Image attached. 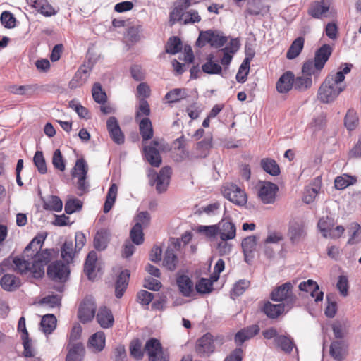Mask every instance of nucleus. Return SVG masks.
Returning <instances> with one entry per match:
<instances>
[{"label": "nucleus", "mask_w": 361, "mask_h": 361, "mask_svg": "<svg viewBox=\"0 0 361 361\" xmlns=\"http://www.w3.org/2000/svg\"><path fill=\"white\" fill-rule=\"evenodd\" d=\"M1 288L6 291H14L21 286L19 278L13 274H5L0 281Z\"/></svg>", "instance_id": "28"}, {"label": "nucleus", "mask_w": 361, "mask_h": 361, "mask_svg": "<svg viewBox=\"0 0 361 361\" xmlns=\"http://www.w3.org/2000/svg\"><path fill=\"white\" fill-rule=\"evenodd\" d=\"M89 344L94 348V351H102L105 346L104 334L102 331L94 334L89 339Z\"/></svg>", "instance_id": "41"}, {"label": "nucleus", "mask_w": 361, "mask_h": 361, "mask_svg": "<svg viewBox=\"0 0 361 361\" xmlns=\"http://www.w3.org/2000/svg\"><path fill=\"white\" fill-rule=\"evenodd\" d=\"M346 87L341 73L329 74L320 85L318 90V99L323 103H331Z\"/></svg>", "instance_id": "3"}, {"label": "nucleus", "mask_w": 361, "mask_h": 361, "mask_svg": "<svg viewBox=\"0 0 361 361\" xmlns=\"http://www.w3.org/2000/svg\"><path fill=\"white\" fill-rule=\"evenodd\" d=\"M259 331L257 325H252L239 331L235 336L234 340L237 345H242L245 341L257 335Z\"/></svg>", "instance_id": "25"}, {"label": "nucleus", "mask_w": 361, "mask_h": 361, "mask_svg": "<svg viewBox=\"0 0 361 361\" xmlns=\"http://www.w3.org/2000/svg\"><path fill=\"white\" fill-rule=\"evenodd\" d=\"M201 20V16L198 12L195 10L191 9L188 11H185L182 23L184 25L193 24L199 23Z\"/></svg>", "instance_id": "63"}, {"label": "nucleus", "mask_w": 361, "mask_h": 361, "mask_svg": "<svg viewBox=\"0 0 361 361\" xmlns=\"http://www.w3.org/2000/svg\"><path fill=\"white\" fill-rule=\"evenodd\" d=\"M92 97L94 100L101 104H104L106 102V94L102 90L99 82H95L92 90Z\"/></svg>", "instance_id": "51"}, {"label": "nucleus", "mask_w": 361, "mask_h": 361, "mask_svg": "<svg viewBox=\"0 0 361 361\" xmlns=\"http://www.w3.org/2000/svg\"><path fill=\"white\" fill-rule=\"evenodd\" d=\"M293 284L291 282H286L276 288L271 293V298L276 302H283L281 303L286 307V312L290 310L297 301L296 295L293 293Z\"/></svg>", "instance_id": "4"}, {"label": "nucleus", "mask_w": 361, "mask_h": 361, "mask_svg": "<svg viewBox=\"0 0 361 361\" xmlns=\"http://www.w3.org/2000/svg\"><path fill=\"white\" fill-rule=\"evenodd\" d=\"M224 196L231 202L243 206L247 202V195L236 185L230 184L225 185L223 190Z\"/></svg>", "instance_id": "10"}, {"label": "nucleus", "mask_w": 361, "mask_h": 361, "mask_svg": "<svg viewBox=\"0 0 361 361\" xmlns=\"http://www.w3.org/2000/svg\"><path fill=\"white\" fill-rule=\"evenodd\" d=\"M109 233L106 229L98 231L94 238V246L97 250H104L109 243Z\"/></svg>", "instance_id": "38"}, {"label": "nucleus", "mask_w": 361, "mask_h": 361, "mask_svg": "<svg viewBox=\"0 0 361 361\" xmlns=\"http://www.w3.org/2000/svg\"><path fill=\"white\" fill-rule=\"evenodd\" d=\"M312 85V80L310 77L298 76L294 77L293 86L295 90L300 91H305L311 87Z\"/></svg>", "instance_id": "50"}, {"label": "nucleus", "mask_w": 361, "mask_h": 361, "mask_svg": "<svg viewBox=\"0 0 361 361\" xmlns=\"http://www.w3.org/2000/svg\"><path fill=\"white\" fill-rule=\"evenodd\" d=\"M195 289L199 293H209L212 290V282L208 279L202 278L197 282Z\"/></svg>", "instance_id": "59"}, {"label": "nucleus", "mask_w": 361, "mask_h": 361, "mask_svg": "<svg viewBox=\"0 0 361 361\" xmlns=\"http://www.w3.org/2000/svg\"><path fill=\"white\" fill-rule=\"evenodd\" d=\"M176 283L181 294L185 297H190L193 293V283L186 275L179 276Z\"/></svg>", "instance_id": "29"}, {"label": "nucleus", "mask_w": 361, "mask_h": 361, "mask_svg": "<svg viewBox=\"0 0 361 361\" xmlns=\"http://www.w3.org/2000/svg\"><path fill=\"white\" fill-rule=\"evenodd\" d=\"M44 208L47 210L59 212L62 210L63 202L58 196L52 195L50 199L44 203Z\"/></svg>", "instance_id": "56"}, {"label": "nucleus", "mask_w": 361, "mask_h": 361, "mask_svg": "<svg viewBox=\"0 0 361 361\" xmlns=\"http://www.w3.org/2000/svg\"><path fill=\"white\" fill-rule=\"evenodd\" d=\"M145 350L149 361H169V353L164 350L159 340L149 338L145 345Z\"/></svg>", "instance_id": "5"}, {"label": "nucleus", "mask_w": 361, "mask_h": 361, "mask_svg": "<svg viewBox=\"0 0 361 361\" xmlns=\"http://www.w3.org/2000/svg\"><path fill=\"white\" fill-rule=\"evenodd\" d=\"M227 37L224 36L222 32L208 30L200 32L196 43L199 47H203L208 43L214 48H220L227 42Z\"/></svg>", "instance_id": "6"}, {"label": "nucleus", "mask_w": 361, "mask_h": 361, "mask_svg": "<svg viewBox=\"0 0 361 361\" xmlns=\"http://www.w3.org/2000/svg\"><path fill=\"white\" fill-rule=\"evenodd\" d=\"M96 317L97 322L103 329H109L114 324V316L111 311L106 307H101Z\"/></svg>", "instance_id": "24"}, {"label": "nucleus", "mask_w": 361, "mask_h": 361, "mask_svg": "<svg viewBox=\"0 0 361 361\" xmlns=\"http://www.w3.org/2000/svg\"><path fill=\"white\" fill-rule=\"evenodd\" d=\"M61 257L66 262L69 264L74 258L75 251L73 250V245L72 241H66L61 252Z\"/></svg>", "instance_id": "48"}, {"label": "nucleus", "mask_w": 361, "mask_h": 361, "mask_svg": "<svg viewBox=\"0 0 361 361\" xmlns=\"http://www.w3.org/2000/svg\"><path fill=\"white\" fill-rule=\"evenodd\" d=\"M89 72L87 67L85 66H81L75 73V76L70 82L71 87H76L82 85L89 77Z\"/></svg>", "instance_id": "36"}, {"label": "nucleus", "mask_w": 361, "mask_h": 361, "mask_svg": "<svg viewBox=\"0 0 361 361\" xmlns=\"http://www.w3.org/2000/svg\"><path fill=\"white\" fill-rule=\"evenodd\" d=\"M331 0H317L312 1L308 8V14L314 18L327 17L330 10Z\"/></svg>", "instance_id": "12"}, {"label": "nucleus", "mask_w": 361, "mask_h": 361, "mask_svg": "<svg viewBox=\"0 0 361 361\" xmlns=\"http://www.w3.org/2000/svg\"><path fill=\"white\" fill-rule=\"evenodd\" d=\"M329 354L336 361L343 360L348 355V345L343 341H335L331 343Z\"/></svg>", "instance_id": "21"}, {"label": "nucleus", "mask_w": 361, "mask_h": 361, "mask_svg": "<svg viewBox=\"0 0 361 361\" xmlns=\"http://www.w3.org/2000/svg\"><path fill=\"white\" fill-rule=\"evenodd\" d=\"M274 342L277 348L286 353H290L294 347L293 339L285 335H280L276 337Z\"/></svg>", "instance_id": "37"}, {"label": "nucleus", "mask_w": 361, "mask_h": 361, "mask_svg": "<svg viewBox=\"0 0 361 361\" xmlns=\"http://www.w3.org/2000/svg\"><path fill=\"white\" fill-rule=\"evenodd\" d=\"M190 6V0H180L175 4L173 9L170 12L169 20L171 25L183 20L186 9Z\"/></svg>", "instance_id": "16"}, {"label": "nucleus", "mask_w": 361, "mask_h": 361, "mask_svg": "<svg viewBox=\"0 0 361 361\" xmlns=\"http://www.w3.org/2000/svg\"><path fill=\"white\" fill-rule=\"evenodd\" d=\"M129 276L130 271L127 269L122 271L119 274L115 287V295L116 298H120L123 296L128 284Z\"/></svg>", "instance_id": "31"}, {"label": "nucleus", "mask_w": 361, "mask_h": 361, "mask_svg": "<svg viewBox=\"0 0 361 361\" xmlns=\"http://www.w3.org/2000/svg\"><path fill=\"white\" fill-rule=\"evenodd\" d=\"M357 181V176L344 173L336 178L334 185L337 190H344L350 185H355Z\"/></svg>", "instance_id": "33"}, {"label": "nucleus", "mask_w": 361, "mask_h": 361, "mask_svg": "<svg viewBox=\"0 0 361 361\" xmlns=\"http://www.w3.org/2000/svg\"><path fill=\"white\" fill-rule=\"evenodd\" d=\"M97 261V254L94 251H90L86 258L84 264V271L90 280H93L95 277L94 272Z\"/></svg>", "instance_id": "32"}, {"label": "nucleus", "mask_w": 361, "mask_h": 361, "mask_svg": "<svg viewBox=\"0 0 361 361\" xmlns=\"http://www.w3.org/2000/svg\"><path fill=\"white\" fill-rule=\"evenodd\" d=\"M211 147L212 139L205 138L197 143L195 148L190 154L188 153V158L190 160L205 158L209 154V152Z\"/></svg>", "instance_id": "17"}, {"label": "nucleus", "mask_w": 361, "mask_h": 361, "mask_svg": "<svg viewBox=\"0 0 361 361\" xmlns=\"http://www.w3.org/2000/svg\"><path fill=\"white\" fill-rule=\"evenodd\" d=\"M336 288L341 295L343 297H346L348 295L349 283L346 276H339L336 283Z\"/></svg>", "instance_id": "62"}, {"label": "nucleus", "mask_w": 361, "mask_h": 361, "mask_svg": "<svg viewBox=\"0 0 361 361\" xmlns=\"http://www.w3.org/2000/svg\"><path fill=\"white\" fill-rule=\"evenodd\" d=\"M40 325L45 334H51L56 328V318L54 314H46L42 317Z\"/></svg>", "instance_id": "45"}, {"label": "nucleus", "mask_w": 361, "mask_h": 361, "mask_svg": "<svg viewBox=\"0 0 361 361\" xmlns=\"http://www.w3.org/2000/svg\"><path fill=\"white\" fill-rule=\"evenodd\" d=\"M88 171V166L83 158L77 159L75 165L72 170L73 177H81V176H87Z\"/></svg>", "instance_id": "47"}, {"label": "nucleus", "mask_w": 361, "mask_h": 361, "mask_svg": "<svg viewBox=\"0 0 361 361\" xmlns=\"http://www.w3.org/2000/svg\"><path fill=\"white\" fill-rule=\"evenodd\" d=\"M202 71L209 75H221L222 73V67L214 60L213 54L207 56L206 62L202 66Z\"/></svg>", "instance_id": "26"}, {"label": "nucleus", "mask_w": 361, "mask_h": 361, "mask_svg": "<svg viewBox=\"0 0 361 361\" xmlns=\"http://www.w3.org/2000/svg\"><path fill=\"white\" fill-rule=\"evenodd\" d=\"M215 339L210 333H207L200 338L195 345V351L200 357H209L215 350Z\"/></svg>", "instance_id": "9"}, {"label": "nucleus", "mask_w": 361, "mask_h": 361, "mask_svg": "<svg viewBox=\"0 0 361 361\" xmlns=\"http://www.w3.org/2000/svg\"><path fill=\"white\" fill-rule=\"evenodd\" d=\"M145 348H142V343L138 338L133 339L129 344V353L135 360H141L144 357Z\"/></svg>", "instance_id": "34"}, {"label": "nucleus", "mask_w": 361, "mask_h": 361, "mask_svg": "<svg viewBox=\"0 0 361 361\" xmlns=\"http://www.w3.org/2000/svg\"><path fill=\"white\" fill-rule=\"evenodd\" d=\"M106 127L110 137L115 143L121 145L124 142V135L120 128L118 122L116 117L111 116L108 118L106 122Z\"/></svg>", "instance_id": "15"}, {"label": "nucleus", "mask_w": 361, "mask_h": 361, "mask_svg": "<svg viewBox=\"0 0 361 361\" xmlns=\"http://www.w3.org/2000/svg\"><path fill=\"white\" fill-rule=\"evenodd\" d=\"M33 162L39 173L45 174L47 172L46 161L42 151H37L35 152L33 157Z\"/></svg>", "instance_id": "53"}, {"label": "nucleus", "mask_w": 361, "mask_h": 361, "mask_svg": "<svg viewBox=\"0 0 361 361\" xmlns=\"http://www.w3.org/2000/svg\"><path fill=\"white\" fill-rule=\"evenodd\" d=\"M0 20L2 25L6 28H13L16 26V18L9 11L2 12Z\"/></svg>", "instance_id": "64"}, {"label": "nucleus", "mask_w": 361, "mask_h": 361, "mask_svg": "<svg viewBox=\"0 0 361 361\" xmlns=\"http://www.w3.org/2000/svg\"><path fill=\"white\" fill-rule=\"evenodd\" d=\"M262 311L268 317L275 319L286 311V307L281 303L275 305L267 302L262 307Z\"/></svg>", "instance_id": "30"}, {"label": "nucleus", "mask_w": 361, "mask_h": 361, "mask_svg": "<svg viewBox=\"0 0 361 361\" xmlns=\"http://www.w3.org/2000/svg\"><path fill=\"white\" fill-rule=\"evenodd\" d=\"M358 122L359 119L356 112L353 109L348 110L345 115L344 121L345 126L348 128V130H354L357 126Z\"/></svg>", "instance_id": "55"}, {"label": "nucleus", "mask_w": 361, "mask_h": 361, "mask_svg": "<svg viewBox=\"0 0 361 361\" xmlns=\"http://www.w3.org/2000/svg\"><path fill=\"white\" fill-rule=\"evenodd\" d=\"M48 276L56 281L66 280L69 274L68 267L61 261H56L50 264L47 267Z\"/></svg>", "instance_id": "11"}, {"label": "nucleus", "mask_w": 361, "mask_h": 361, "mask_svg": "<svg viewBox=\"0 0 361 361\" xmlns=\"http://www.w3.org/2000/svg\"><path fill=\"white\" fill-rule=\"evenodd\" d=\"M299 289L301 291L310 293L311 296L314 298L316 302L322 301L324 293L319 290V285L312 279L302 281L299 284Z\"/></svg>", "instance_id": "18"}, {"label": "nucleus", "mask_w": 361, "mask_h": 361, "mask_svg": "<svg viewBox=\"0 0 361 361\" xmlns=\"http://www.w3.org/2000/svg\"><path fill=\"white\" fill-rule=\"evenodd\" d=\"M130 237L132 242L137 245H141L144 241L143 228L138 224H135L130 232Z\"/></svg>", "instance_id": "54"}, {"label": "nucleus", "mask_w": 361, "mask_h": 361, "mask_svg": "<svg viewBox=\"0 0 361 361\" xmlns=\"http://www.w3.org/2000/svg\"><path fill=\"white\" fill-rule=\"evenodd\" d=\"M196 231L204 235L211 241L219 238L233 240L236 236V226L233 222L228 219H222L218 224L210 226L200 225Z\"/></svg>", "instance_id": "2"}, {"label": "nucleus", "mask_w": 361, "mask_h": 361, "mask_svg": "<svg viewBox=\"0 0 361 361\" xmlns=\"http://www.w3.org/2000/svg\"><path fill=\"white\" fill-rule=\"evenodd\" d=\"M332 47L329 44H324L315 52L314 61L316 62L317 71H321L332 53Z\"/></svg>", "instance_id": "20"}, {"label": "nucleus", "mask_w": 361, "mask_h": 361, "mask_svg": "<svg viewBox=\"0 0 361 361\" xmlns=\"http://www.w3.org/2000/svg\"><path fill=\"white\" fill-rule=\"evenodd\" d=\"M288 235L293 243H298L306 236L304 225L301 223L294 222L290 226Z\"/></svg>", "instance_id": "27"}, {"label": "nucleus", "mask_w": 361, "mask_h": 361, "mask_svg": "<svg viewBox=\"0 0 361 361\" xmlns=\"http://www.w3.org/2000/svg\"><path fill=\"white\" fill-rule=\"evenodd\" d=\"M260 165L263 170L271 176H276L280 173L279 166L272 159H262L260 161Z\"/></svg>", "instance_id": "40"}, {"label": "nucleus", "mask_w": 361, "mask_h": 361, "mask_svg": "<svg viewBox=\"0 0 361 361\" xmlns=\"http://www.w3.org/2000/svg\"><path fill=\"white\" fill-rule=\"evenodd\" d=\"M140 132L143 140H148L153 136L152 123L148 118H144L140 121Z\"/></svg>", "instance_id": "44"}, {"label": "nucleus", "mask_w": 361, "mask_h": 361, "mask_svg": "<svg viewBox=\"0 0 361 361\" xmlns=\"http://www.w3.org/2000/svg\"><path fill=\"white\" fill-rule=\"evenodd\" d=\"M118 192V187L115 183L111 185L106 197L103 211L104 213H108L114 204L116 199Z\"/></svg>", "instance_id": "43"}, {"label": "nucleus", "mask_w": 361, "mask_h": 361, "mask_svg": "<svg viewBox=\"0 0 361 361\" xmlns=\"http://www.w3.org/2000/svg\"><path fill=\"white\" fill-rule=\"evenodd\" d=\"M171 175V168L169 166L163 167L158 174H149L150 183L156 185V190L159 193H162L167 190L169 185Z\"/></svg>", "instance_id": "7"}, {"label": "nucleus", "mask_w": 361, "mask_h": 361, "mask_svg": "<svg viewBox=\"0 0 361 361\" xmlns=\"http://www.w3.org/2000/svg\"><path fill=\"white\" fill-rule=\"evenodd\" d=\"M230 240H226V238H219V241L216 243V249L220 255L223 256L231 253L233 245Z\"/></svg>", "instance_id": "57"}, {"label": "nucleus", "mask_w": 361, "mask_h": 361, "mask_svg": "<svg viewBox=\"0 0 361 361\" xmlns=\"http://www.w3.org/2000/svg\"><path fill=\"white\" fill-rule=\"evenodd\" d=\"M335 225L334 219L326 216L319 219L317 226L324 238H328L329 233Z\"/></svg>", "instance_id": "46"}, {"label": "nucleus", "mask_w": 361, "mask_h": 361, "mask_svg": "<svg viewBox=\"0 0 361 361\" xmlns=\"http://www.w3.org/2000/svg\"><path fill=\"white\" fill-rule=\"evenodd\" d=\"M159 142L153 140L149 146L144 147V154L146 160L154 167H159L161 164V157L159 152Z\"/></svg>", "instance_id": "13"}, {"label": "nucleus", "mask_w": 361, "mask_h": 361, "mask_svg": "<svg viewBox=\"0 0 361 361\" xmlns=\"http://www.w3.org/2000/svg\"><path fill=\"white\" fill-rule=\"evenodd\" d=\"M82 202L76 198L68 200L65 204V212L68 214H71L82 208Z\"/></svg>", "instance_id": "61"}, {"label": "nucleus", "mask_w": 361, "mask_h": 361, "mask_svg": "<svg viewBox=\"0 0 361 361\" xmlns=\"http://www.w3.org/2000/svg\"><path fill=\"white\" fill-rule=\"evenodd\" d=\"M178 263V258L173 248L168 247L165 252L163 266L170 271H174Z\"/></svg>", "instance_id": "35"}, {"label": "nucleus", "mask_w": 361, "mask_h": 361, "mask_svg": "<svg viewBox=\"0 0 361 361\" xmlns=\"http://www.w3.org/2000/svg\"><path fill=\"white\" fill-rule=\"evenodd\" d=\"M97 305L92 297H86L80 303L78 317L82 323H87L94 317Z\"/></svg>", "instance_id": "8"}, {"label": "nucleus", "mask_w": 361, "mask_h": 361, "mask_svg": "<svg viewBox=\"0 0 361 361\" xmlns=\"http://www.w3.org/2000/svg\"><path fill=\"white\" fill-rule=\"evenodd\" d=\"M305 39L302 37L296 38L291 44L287 53L286 57L288 59L296 58L302 51L304 47Z\"/></svg>", "instance_id": "39"}, {"label": "nucleus", "mask_w": 361, "mask_h": 361, "mask_svg": "<svg viewBox=\"0 0 361 361\" xmlns=\"http://www.w3.org/2000/svg\"><path fill=\"white\" fill-rule=\"evenodd\" d=\"M278 186L271 182H264L258 191V196L264 204H272L275 201Z\"/></svg>", "instance_id": "14"}, {"label": "nucleus", "mask_w": 361, "mask_h": 361, "mask_svg": "<svg viewBox=\"0 0 361 361\" xmlns=\"http://www.w3.org/2000/svg\"><path fill=\"white\" fill-rule=\"evenodd\" d=\"M165 49L166 53L176 54L182 50V42L178 37H171L169 39Z\"/></svg>", "instance_id": "49"}, {"label": "nucleus", "mask_w": 361, "mask_h": 361, "mask_svg": "<svg viewBox=\"0 0 361 361\" xmlns=\"http://www.w3.org/2000/svg\"><path fill=\"white\" fill-rule=\"evenodd\" d=\"M68 350L66 357V361H82L85 355V349L81 342L68 343Z\"/></svg>", "instance_id": "19"}, {"label": "nucleus", "mask_w": 361, "mask_h": 361, "mask_svg": "<svg viewBox=\"0 0 361 361\" xmlns=\"http://www.w3.org/2000/svg\"><path fill=\"white\" fill-rule=\"evenodd\" d=\"M187 96L185 89L176 88L167 92L165 99L170 103L177 102Z\"/></svg>", "instance_id": "52"}, {"label": "nucleus", "mask_w": 361, "mask_h": 361, "mask_svg": "<svg viewBox=\"0 0 361 361\" xmlns=\"http://www.w3.org/2000/svg\"><path fill=\"white\" fill-rule=\"evenodd\" d=\"M257 240L258 238L255 235H250L242 240L241 246L245 262H249L254 258Z\"/></svg>", "instance_id": "22"}, {"label": "nucleus", "mask_w": 361, "mask_h": 361, "mask_svg": "<svg viewBox=\"0 0 361 361\" xmlns=\"http://www.w3.org/2000/svg\"><path fill=\"white\" fill-rule=\"evenodd\" d=\"M37 90V86L34 85H26L15 86L12 92L16 94L31 96Z\"/></svg>", "instance_id": "60"}, {"label": "nucleus", "mask_w": 361, "mask_h": 361, "mask_svg": "<svg viewBox=\"0 0 361 361\" xmlns=\"http://www.w3.org/2000/svg\"><path fill=\"white\" fill-rule=\"evenodd\" d=\"M348 324L345 320L336 321L332 324V330L336 338H343L348 332Z\"/></svg>", "instance_id": "42"}, {"label": "nucleus", "mask_w": 361, "mask_h": 361, "mask_svg": "<svg viewBox=\"0 0 361 361\" xmlns=\"http://www.w3.org/2000/svg\"><path fill=\"white\" fill-rule=\"evenodd\" d=\"M44 238L37 235L26 246L21 256L15 257L12 259L8 257L0 264V274L5 271L11 266L15 271L27 278L39 279L44 275V267L51 261V250L45 249L39 251Z\"/></svg>", "instance_id": "1"}, {"label": "nucleus", "mask_w": 361, "mask_h": 361, "mask_svg": "<svg viewBox=\"0 0 361 361\" xmlns=\"http://www.w3.org/2000/svg\"><path fill=\"white\" fill-rule=\"evenodd\" d=\"M294 82V74L291 71L285 72L276 82V90L279 93L288 92L293 87Z\"/></svg>", "instance_id": "23"}, {"label": "nucleus", "mask_w": 361, "mask_h": 361, "mask_svg": "<svg viewBox=\"0 0 361 361\" xmlns=\"http://www.w3.org/2000/svg\"><path fill=\"white\" fill-rule=\"evenodd\" d=\"M52 164L55 169L60 171H64L66 169L65 160L59 149H56L53 154Z\"/></svg>", "instance_id": "58"}]
</instances>
